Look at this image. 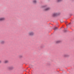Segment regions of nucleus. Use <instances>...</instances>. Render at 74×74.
<instances>
[{
  "label": "nucleus",
  "instance_id": "1",
  "mask_svg": "<svg viewBox=\"0 0 74 74\" xmlns=\"http://www.w3.org/2000/svg\"><path fill=\"white\" fill-rule=\"evenodd\" d=\"M28 34L29 36H33L34 35V32L33 31H30L28 33Z\"/></svg>",
  "mask_w": 74,
  "mask_h": 74
},
{
  "label": "nucleus",
  "instance_id": "2",
  "mask_svg": "<svg viewBox=\"0 0 74 74\" xmlns=\"http://www.w3.org/2000/svg\"><path fill=\"white\" fill-rule=\"evenodd\" d=\"M5 20V17H0V21H3Z\"/></svg>",
  "mask_w": 74,
  "mask_h": 74
},
{
  "label": "nucleus",
  "instance_id": "3",
  "mask_svg": "<svg viewBox=\"0 0 74 74\" xmlns=\"http://www.w3.org/2000/svg\"><path fill=\"white\" fill-rule=\"evenodd\" d=\"M0 43L2 44H4L5 43V41L4 40H1L0 41Z\"/></svg>",
  "mask_w": 74,
  "mask_h": 74
},
{
  "label": "nucleus",
  "instance_id": "4",
  "mask_svg": "<svg viewBox=\"0 0 74 74\" xmlns=\"http://www.w3.org/2000/svg\"><path fill=\"white\" fill-rule=\"evenodd\" d=\"M50 10V8H47L45 9V11H48V10Z\"/></svg>",
  "mask_w": 74,
  "mask_h": 74
},
{
  "label": "nucleus",
  "instance_id": "5",
  "mask_svg": "<svg viewBox=\"0 0 74 74\" xmlns=\"http://www.w3.org/2000/svg\"><path fill=\"white\" fill-rule=\"evenodd\" d=\"M53 16H55L56 15H58V14L56 13H54L53 14Z\"/></svg>",
  "mask_w": 74,
  "mask_h": 74
},
{
  "label": "nucleus",
  "instance_id": "6",
  "mask_svg": "<svg viewBox=\"0 0 74 74\" xmlns=\"http://www.w3.org/2000/svg\"><path fill=\"white\" fill-rule=\"evenodd\" d=\"M33 3L34 4H36V3H37V1L36 0H33Z\"/></svg>",
  "mask_w": 74,
  "mask_h": 74
},
{
  "label": "nucleus",
  "instance_id": "7",
  "mask_svg": "<svg viewBox=\"0 0 74 74\" xmlns=\"http://www.w3.org/2000/svg\"><path fill=\"white\" fill-rule=\"evenodd\" d=\"M60 40H58L56 42V44H58L59 43H60Z\"/></svg>",
  "mask_w": 74,
  "mask_h": 74
},
{
  "label": "nucleus",
  "instance_id": "8",
  "mask_svg": "<svg viewBox=\"0 0 74 74\" xmlns=\"http://www.w3.org/2000/svg\"><path fill=\"white\" fill-rule=\"evenodd\" d=\"M63 0H56V1L57 2H60V1H62Z\"/></svg>",
  "mask_w": 74,
  "mask_h": 74
},
{
  "label": "nucleus",
  "instance_id": "9",
  "mask_svg": "<svg viewBox=\"0 0 74 74\" xmlns=\"http://www.w3.org/2000/svg\"><path fill=\"white\" fill-rule=\"evenodd\" d=\"M4 62L5 63H8V60H5Z\"/></svg>",
  "mask_w": 74,
  "mask_h": 74
},
{
  "label": "nucleus",
  "instance_id": "10",
  "mask_svg": "<svg viewBox=\"0 0 74 74\" xmlns=\"http://www.w3.org/2000/svg\"><path fill=\"white\" fill-rule=\"evenodd\" d=\"M13 68H14L13 67L11 66L9 67V69H10V70H11V69H12Z\"/></svg>",
  "mask_w": 74,
  "mask_h": 74
},
{
  "label": "nucleus",
  "instance_id": "11",
  "mask_svg": "<svg viewBox=\"0 0 74 74\" xmlns=\"http://www.w3.org/2000/svg\"><path fill=\"white\" fill-rule=\"evenodd\" d=\"M53 29H54V30H56V29H58V27H55Z\"/></svg>",
  "mask_w": 74,
  "mask_h": 74
},
{
  "label": "nucleus",
  "instance_id": "12",
  "mask_svg": "<svg viewBox=\"0 0 74 74\" xmlns=\"http://www.w3.org/2000/svg\"><path fill=\"white\" fill-rule=\"evenodd\" d=\"M19 58H21L23 57V56H22V55H20L19 56Z\"/></svg>",
  "mask_w": 74,
  "mask_h": 74
},
{
  "label": "nucleus",
  "instance_id": "13",
  "mask_svg": "<svg viewBox=\"0 0 74 74\" xmlns=\"http://www.w3.org/2000/svg\"><path fill=\"white\" fill-rule=\"evenodd\" d=\"M42 7H47V5H44L42 6Z\"/></svg>",
  "mask_w": 74,
  "mask_h": 74
},
{
  "label": "nucleus",
  "instance_id": "14",
  "mask_svg": "<svg viewBox=\"0 0 74 74\" xmlns=\"http://www.w3.org/2000/svg\"><path fill=\"white\" fill-rule=\"evenodd\" d=\"M64 57H67V55L66 54H65L64 55Z\"/></svg>",
  "mask_w": 74,
  "mask_h": 74
},
{
  "label": "nucleus",
  "instance_id": "15",
  "mask_svg": "<svg viewBox=\"0 0 74 74\" xmlns=\"http://www.w3.org/2000/svg\"><path fill=\"white\" fill-rule=\"evenodd\" d=\"M60 22L61 23H63V20L61 21Z\"/></svg>",
  "mask_w": 74,
  "mask_h": 74
},
{
  "label": "nucleus",
  "instance_id": "16",
  "mask_svg": "<svg viewBox=\"0 0 74 74\" xmlns=\"http://www.w3.org/2000/svg\"><path fill=\"white\" fill-rule=\"evenodd\" d=\"M1 62H2L0 60V63H1Z\"/></svg>",
  "mask_w": 74,
  "mask_h": 74
}]
</instances>
